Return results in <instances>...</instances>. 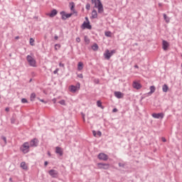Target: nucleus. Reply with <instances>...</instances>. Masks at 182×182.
<instances>
[{"instance_id": "6", "label": "nucleus", "mask_w": 182, "mask_h": 182, "mask_svg": "<svg viewBox=\"0 0 182 182\" xmlns=\"http://www.w3.org/2000/svg\"><path fill=\"white\" fill-rule=\"evenodd\" d=\"M79 89H80V83H78L76 86L71 85V86L69 87V90L72 93H75V92H77V90H79Z\"/></svg>"}, {"instance_id": "1", "label": "nucleus", "mask_w": 182, "mask_h": 182, "mask_svg": "<svg viewBox=\"0 0 182 182\" xmlns=\"http://www.w3.org/2000/svg\"><path fill=\"white\" fill-rule=\"evenodd\" d=\"M92 3L95 4V8H97L98 14H103V4L100 0H92Z\"/></svg>"}, {"instance_id": "9", "label": "nucleus", "mask_w": 182, "mask_h": 182, "mask_svg": "<svg viewBox=\"0 0 182 182\" xmlns=\"http://www.w3.org/2000/svg\"><path fill=\"white\" fill-rule=\"evenodd\" d=\"M151 116L154 119H163V117H164V113H153Z\"/></svg>"}, {"instance_id": "13", "label": "nucleus", "mask_w": 182, "mask_h": 182, "mask_svg": "<svg viewBox=\"0 0 182 182\" xmlns=\"http://www.w3.org/2000/svg\"><path fill=\"white\" fill-rule=\"evenodd\" d=\"M56 15H58V11H56V9H53L50 13L46 14V16H50V18H53L56 16Z\"/></svg>"}, {"instance_id": "10", "label": "nucleus", "mask_w": 182, "mask_h": 182, "mask_svg": "<svg viewBox=\"0 0 182 182\" xmlns=\"http://www.w3.org/2000/svg\"><path fill=\"white\" fill-rule=\"evenodd\" d=\"M132 86H133L134 89H136V90L141 89V84H140V82H139L137 81H134Z\"/></svg>"}, {"instance_id": "11", "label": "nucleus", "mask_w": 182, "mask_h": 182, "mask_svg": "<svg viewBox=\"0 0 182 182\" xmlns=\"http://www.w3.org/2000/svg\"><path fill=\"white\" fill-rule=\"evenodd\" d=\"M114 95L117 99H123V97H124V94L119 91H115L114 92Z\"/></svg>"}, {"instance_id": "7", "label": "nucleus", "mask_w": 182, "mask_h": 182, "mask_svg": "<svg viewBox=\"0 0 182 182\" xmlns=\"http://www.w3.org/2000/svg\"><path fill=\"white\" fill-rule=\"evenodd\" d=\"M60 15L62 16V19H63V21H66V19H68V18H70V16H72V15H73V13L66 14L65 11H62V12H60Z\"/></svg>"}, {"instance_id": "15", "label": "nucleus", "mask_w": 182, "mask_h": 182, "mask_svg": "<svg viewBox=\"0 0 182 182\" xmlns=\"http://www.w3.org/2000/svg\"><path fill=\"white\" fill-rule=\"evenodd\" d=\"M99 168H104L105 170H107L109 167H110V165L107 164H98Z\"/></svg>"}, {"instance_id": "41", "label": "nucleus", "mask_w": 182, "mask_h": 182, "mask_svg": "<svg viewBox=\"0 0 182 182\" xmlns=\"http://www.w3.org/2000/svg\"><path fill=\"white\" fill-rule=\"evenodd\" d=\"M92 134H93V136H95V137H96V136H97V134L96 133V131H93Z\"/></svg>"}, {"instance_id": "29", "label": "nucleus", "mask_w": 182, "mask_h": 182, "mask_svg": "<svg viewBox=\"0 0 182 182\" xmlns=\"http://www.w3.org/2000/svg\"><path fill=\"white\" fill-rule=\"evenodd\" d=\"M35 42V40L32 38H30V45H31V46H33V43Z\"/></svg>"}, {"instance_id": "14", "label": "nucleus", "mask_w": 182, "mask_h": 182, "mask_svg": "<svg viewBox=\"0 0 182 182\" xmlns=\"http://www.w3.org/2000/svg\"><path fill=\"white\" fill-rule=\"evenodd\" d=\"M38 141L37 139H33L30 141L31 147H36L38 146Z\"/></svg>"}, {"instance_id": "44", "label": "nucleus", "mask_w": 182, "mask_h": 182, "mask_svg": "<svg viewBox=\"0 0 182 182\" xmlns=\"http://www.w3.org/2000/svg\"><path fill=\"white\" fill-rule=\"evenodd\" d=\"M113 113H116L117 112V109L116 108L113 109L112 110Z\"/></svg>"}, {"instance_id": "17", "label": "nucleus", "mask_w": 182, "mask_h": 182, "mask_svg": "<svg viewBox=\"0 0 182 182\" xmlns=\"http://www.w3.org/2000/svg\"><path fill=\"white\" fill-rule=\"evenodd\" d=\"M55 152L57 153V154H59L60 156H63V151L59 146H57L55 148Z\"/></svg>"}, {"instance_id": "24", "label": "nucleus", "mask_w": 182, "mask_h": 182, "mask_svg": "<svg viewBox=\"0 0 182 182\" xmlns=\"http://www.w3.org/2000/svg\"><path fill=\"white\" fill-rule=\"evenodd\" d=\"M92 50H98L99 49V46H97V44L95 43L92 46Z\"/></svg>"}, {"instance_id": "18", "label": "nucleus", "mask_w": 182, "mask_h": 182, "mask_svg": "<svg viewBox=\"0 0 182 182\" xmlns=\"http://www.w3.org/2000/svg\"><path fill=\"white\" fill-rule=\"evenodd\" d=\"M168 48V43L166 41H163V49L164 50H167V48Z\"/></svg>"}, {"instance_id": "33", "label": "nucleus", "mask_w": 182, "mask_h": 182, "mask_svg": "<svg viewBox=\"0 0 182 182\" xmlns=\"http://www.w3.org/2000/svg\"><path fill=\"white\" fill-rule=\"evenodd\" d=\"M21 102H22L23 103H28V100H27V99H25V98H23V99L21 100Z\"/></svg>"}, {"instance_id": "40", "label": "nucleus", "mask_w": 182, "mask_h": 182, "mask_svg": "<svg viewBox=\"0 0 182 182\" xmlns=\"http://www.w3.org/2000/svg\"><path fill=\"white\" fill-rule=\"evenodd\" d=\"M76 42H77V43H79L80 42V38H79V37L76 38Z\"/></svg>"}, {"instance_id": "27", "label": "nucleus", "mask_w": 182, "mask_h": 182, "mask_svg": "<svg viewBox=\"0 0 182 182\" xmlns=\"http://www.w3.org/2000/svg\"><path fill=\"white\" fill-rule=\"evenodd\" d=\"M85 43H87V45H89V43H90V40H89V38H87V36H85Z\"/></svg>"}, {"instance_id": "22", "label": "nucleus", "mask_w": 182, "mask_h": 182, "mask_svg": "<svg viewBox=\"0 0 182 182\" xmlns=\"http://www.w3.org/2000/svg\"><path fill=\"white\" fill-rule=\"evenodd\" d=\"M83 69V63L79 62L77 64V70H82Z\"/></svg>"}, {"instance_id": "38", "label": "nucleus", "mask_w": 182, "mask_h": 182, "mask_svg": "<svg viewBox=\"0 0 182 182\" xmlns=\"http://www.w3.org/2000/svg\"><path fill=\"white\" fill-rule=\"evenodd\" d=\"M58 72H59V69L57 68V69H55V70H54L53 73H54V75H56V73H58Z\"/></svg>"}, {"instance_id": "12", "label": "nucleus", "mask_w": 182, "mask_h": 182, "mask_svg": "<svg viewBox=\"0 0 182 182\" xmlns=\"http://www.w3.org/2000/svg\"><path fill=\"white\" fill-rule=\"evenodd\" d=\"M98 159L100 160H103L104 161H106L109 157L105 154L101 153L98 155Z\"/></svg>"}, {"instance_id": "25", "label": "nucleus", "mask_w": 182, "mask_h": 182, "mask_svg": "<svg viewBox=\"0 0 182 182\" xmlns=\"http://www.w3.org/2000/svg\"><path fill=\"white\" fill-rule=\"evenodd\" d=\"M164 20L166 21V23H168V22H170V18H168V17L167 16V15L164 14Z\"/></svg>"}, {"instance_id": "20", "label": "nucleus", "mask_w": 182, "mask_h": 182, "mask_svg": "<svg viewBox=\"0 0 182 182\" xmlns=\"http://www.w3.org/2000/svg\"><path fill=\"white\" fill-rule=\"evenodd\" d=\"M92 18L93 19H96V18H97V11L96 10H93L92 11Z\"/></svg>"}, {"instance_id": "16", "label": "nucleus", "mask_w": 182, "mask_h": 182, "mask_svg": "<svg viewBox=\"0 0 182 182\" xmlns=\"http://www.w3.org/2000/svg\"><path fill=\"white\" fill-rule=\"evenodd\" d=\"M70 11H72L73 12V14H77V11L75 10V3L73 2L70 3Z\"/></svg>"}, {"instance_id": "37", "label": "nucleus", "mask_w": 182, "mask_h": 182, "mask_svg": "<svg viewBox=\"0 0 182 182\" xmlns=\"http://www.w3.org/2000/svg\"><path fill=\"white\" fill-rule=\"evenodd\" d=\"M59 66H60V68H65V64L60 63Z\"/></svg>"}, {"instance_id": "36", "label": "nucleus", "mask_w": 182, "mask_h": 182, "mask_svg": "<svg viewBox=\"0 0 182 182\" xmlns=\"http://www.w3.org/2000/svg\"><path fill=\"white\" fill-rule=\"evenodd\" d=\"M77 77H80V79H83V74H79Z\"/></svg>"}, {"instance_id": "23", "label": "nucleus", "mask_w": 182, "mask_h": 182, "mask_svg": "<svg viewBox=\"0 0 182 182\" xmlns=\"http://www.w3.org/2000/svg\"><path fill=\"white\" fill-rule=\"evenodd\" d=\"M162 90H163V92H168V86H167V85H164L163 87H162Z\"/></svg>"}, {"instance_id": "19", "label": "nucleus", "mask_w": 182, "mask_h": 182, "mask_svg": "<svg viewBox=\"0 0 182 182\" xmlns=\"http://www.w3.org/2000/svg\"><path fill=\"white\" fill-rule=\"evenodd\" d=\"M21 167L23 168V170H28V165H26V162H21Z\"/></svg>"}, {"instance_id": "3", "label": "nucleus", "mask_w": 182, "mask_h": 182, "mask_svg": "<svg viewBox=\"0 0 182 182\" xmlns=\"http://www.w3.org/2000/svg\"><path fill=\"white\" fill-rule=\"evenodd\" d=\"M21 151L24 154H26V153L29 152V143L26 142L24 143L21 147Z\"/></svg>"}, {"instance_id": "34", "label": "nucleus", "mask_w": 182, "mask_h": 182, "mask_svg": "<svg viewBox=\"0 0 182 182\" xmlns=\"http://www.w3.org/2000/svg\"><path fill=\"white\" fill-rule=\"evenodd\" d=\"M85 8L89 11V9H90V4H87Z\"/></svg>"}, {"instance_id": "31", "label": "nucleus", "mask_w": 182, "mask_h": 182, "mask_svg": "<svg viewBox=\"0 0 182 182\" xmlns=\"http://www.w3.org/2000/svg\"><path fill=\"white\" fill-rule=\"evenodd\" d=\"M59 103H60V105H63V106H65V105H66L65 100H62L59 101Z\"/></svg>"}, {"instance_id": "8", "label": "nucleus", "mask_w": 182, "mask_h": 182, "mask_svg": "<svg viewBox=\"0 0 182 182\" xmlns=\"http://www.w3.org/2000/svg\"><path fill=\"white\" fill-rule=\"evenodd\" d=\"M48 173L50 174V176H51V177H53V178H57L58 176L59 175V173H58V171L54 170V169H51L48 171Z\"/></svg>"}, {"instance_id": "50", "label": "nucleus", "mask_w": 182, "mask_h": 182, "mask_svg": "<svg viewBox=\"0 0 182 182\" xmlns=\"http://www.w3.org/2000/svg\"><path fill=\"white\" fill-rule=\"evenodd\" d=\"M84 122H85V118L83 119Z\"/></svg>"}, {"instance_id": "49", "label": "nucleus", "mask_w": 182, "mask_h": 182, "mask_svg": "<svg viewBox=\"0 0 182 182\" xmlns=\"http://www.w3.org/2000/svg\"><path fill=\"white\" fill-rule=\"evenodd\" d=\"M16 39H19V36L16 37Z\"/></svg>"}, {"instance_id": "35", "label": "nucleus", "mask_w": 182, "mask_h": 182, "mask_svg": "<svg viewBox=\"0 0 182 182\" xmlns=\"http://www.w3.org/2000/svg\"><path fill=\"white\" fill-rule=\"evenodd\" d=\"M97 136H99V137H100V136H102V132L100 131H98L97 132Z\"/></svg>"}, {"instance_id": "21", "label": "nucleus", "mask_w": 182, "mask_h": 182, "mask_svg": "<svg viewBox=\"0 0 182 182\" xmlns=\"http://www.w3.org/2000/svg\"><path fill=\"white\" fill-rule=\"evenodd\" d=\"M154 92H156V87L154 85H152L150 87L149 95H152V93H154Z\"/></svg>"}, {"instance_id": "47", "label": "nucleus", "mask_w": 182, "mask_h": 182, "mask_svg": "<svg viewBox=\"0 0 182 182\" xmlns=\"http://www.w3.org/2000/svg\"><path fill=\"white\" fill-rule=\"evenodd\" d=\"M134 68H135L136 69H139V65H134Z\"/></svg>"}, {"instance_id": "42", "label": "nucleus", "mask_w": 182, "mask_h": 182, "mask_svg": "<svg viewBox=\"0 0 182 182\" xmlns=\"http://www.w3.org/2000/svg\"><path fill=\"white\" fill-rule=\"evenodd\" d=\"M161 141H164V143H166V141H167V140L164 137L161 138Z\"/></svg>"}, {"instance_id": "2", "label": "nucleus", "mask_w": 182, "mask_h": 182, "mask_svg": "<svg viewBox=\"0 0 182 182\" xmlns=\"http://www.w3.org/2000/svg\"><path fill=\"white\" fill-rule=\"evenodd\" d=\"M116 53V50H109V49L105 50L104 53V58L105 59H107V60H109L111 58V56H113Z\"/></svg>"}, {"instance_id": "39", "label": "nucleus", "mask_w": 182, "mask_h": 182, "mask_svg": "<svg viewBox=\"0 0 182 182\" xmlns=\"http://www.w3.org/2000/svg\"><path fill=\"white\" fill-rule=\"evenodd\" d=\"M2 139L4 140L5 144H6V137L2 136Z\"/></svg>"}, {"instance_id": "30", "label": "nucleus", "mask_w": 182, "mask_h": 182, "mask_svg": "<svg viewBox=\"0 0 182 182\" xmlns=\"http://www.w3.org/2000/svg\"><path fill=\"white\" fill-rule=\"evenodd\" d=\"M55 50L60 49V44H55Z\"/></svg>"}, {"instance_id": "28", "label": "nucleus", "mask_w": 182, "mask_h": 182, "mask_svg": "<svg viewBox=\"0 0 182 182\" xmlns=\"http://www.w3.org/2000/svg\"><path fill=\"white\" fill-rule=\"evenodd\" d=\"M35 97H36V94L32 93V94L31 95V100H35Z\"/></svg>"}, {"instance_id": "45", "label": "nucleus", "mask_w": 182, "mask_h": 182, "mask_svg": "<svg viewBox=\"0 0 182 182\" xmlns=\"http://www.w3.org/2000/svg\"><path fill=\"white\" fill-rule=\"evenodd\" d=\"M54 39H55V41H58V36H55Z\"/></svg>"}, {"instance_id": "4", "label": "nucleus", "mask_w": 182, "mask_h": 182, "mask_svg": "<svg viewBox=\"0 0 182 182\" xmlns=\"http://www.w3.org/2000/svg\"><path fill=\"white\" fill-rule=\"evenodd\" d=\"M27 60L30 66H33V68H36V60H35L32 56L28 55Z\"/></svg>"}, {"instance_id": "32", "label": "nucleus", "mask_w": 182, "mask_h": 182, "mask_svg": "<svg viewBox=\"0 0 182 182\" xmlns=\"http://www.w3.org/2000/svg\"><path fill=\"white\" fill-rule=\"evenodd\" d=\"M97 106H98V107H102V102L97 101Z\"/></svg>"}, {"instance_id": "48", "label": "nucleus", "mask_w": 182, "mask_h": 182, "mask_svg": "<svg viewBox=\"0 0 182 182\" xmlns=\"http://www.w3.org/2000/svg\"><path fill=\"white\" fill-rule=\"evenodd\" d=\"M44 166H48V161H46L45 163H44Z\"/></svg>"}, {"instance_id": "5", "label": "nucleus", "mask_w": 182, "mask_h": 182, "mask_svg": "<svg viewBox=\"0 0 182 182\" xmlns=\"http://www.w3.org/2000/svg\"><path fill=\"white\" fill-rule=\"evenodd\" d=\"M85 19L87 22L85 21L82 23V28H83V29H92V26H90V22H89V18H87V17H85Z\"/></svg>"}, {"instance_id": "26", "label": "nucleus", "mask_w": 182, "mask_h": 182, "mask_svg": "<svg viewBox=\"0 0 182 182\" xmlns=\"http://www.w3.org/2000/svg\"><path fill=\"white\" fill-rule=\"evenodd\" d=\"M105 36H107L108 38H112V32L106 31L105 32Z\"/></svg>"}, {"instance_id": "43", "label": "nucleus", "mask_w": 182, "mask_h": 182, "mask_svg": "<svg viewBox=\"0 0 182 182\" xmlns=\"http://www.w3.org/2000/svg\"><path fill=\"white\" fill-rule=\"evenodd\" d=\"M38 100H40V102H42V103H46V101H44L43 100H41L38 98Z\"/></svg>"}, {"instance_id": "46", "label": "nucleus", "mask_w": 182, "mask_h": 182, "mask_svg": "<svg viewBox=\"0 0 182 182\" xmlns=\"http://www.w3.org/2000/svg\"><path fill=\"white\" fill-rule=\"evenodd\" d=\"M5 110H6V112H9V107H6V108L5 109Z\"/></svg>"}]
</instances>
